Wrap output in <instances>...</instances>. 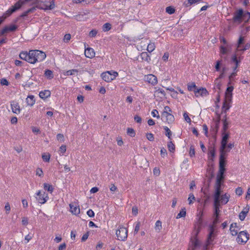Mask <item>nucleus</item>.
<instances>
[{
    "instance_id": "nucleus-56",
    "label": "nucleus",
    "mask_w": 250,
    "mask_h": 250,
    "mask_svg": "<svg viewBox=\"0 0 250 250\" xmlns=\"http://www.w3.org/2000/svg\"><path fill=\"white\" fill-rule=\"evenodd\" d=\"M151 114L153 117H157V118L160 117L158 111L156 109H154L152 111Z\"/></svg>"
},
{
    "instance_id": "nucleus-10",
    "label": "nucleus",
    "mask_w": 250,
    "mask_h": 250,
    "mask_svg": "<svg viewBox=\"0 0 250 250\" xmlns=\"http://www.w3.org/2000/svg\"><path fill=\"white\" fill-rule=\"evenodd\" d=\"M145 80L153 85L156 84L158 82L157 77L152 74L146 75Z\"/></svg>"
},
{
    "instance_id": "nucleus-53",
    "label": "nucleus",
    "mask_w": 250,
    "mask_h": 250,
    "mask_svg": "<svg viewBox=\"0 0 250 250\" xmlns=\"http://www.w3.org/2000/svg\"><path fill=\"white\" fill-rule=\"evenodd\" d=\"M71 39V35L70 34H66L64 35L63 38V41L65 42H68Z\"/></svg>"
},
{
    "instance_id": "nucleus-23",
    "label": "nucleus",
    "mask_w": 250,
    "mask_h": 250,
    "mask_svg": "<svg viewBox=\"0 0 250 250\" xmlns=\"http://www.w3.org/2000/svg\"><path fill=\"white\" fill-rule=\"evenodd\" d=\"M220 206V201L218 202H216L215 201H214V216L215 217H218L220 210L219 209Z\"/></svg>"
},
{
    "instance_id": "nucleus-52",
    "label": "nucleus",
    "mask_w": 250,
    "mask_h": 250,
    "mask_svg": "<svg viewBox=\"0 0 250 250\" xmlns=\"http://www.w3.org/2000/svg\"><path fill=\"white\" fill-rule=\"evenodd\" d=\"M147 139L150 141H153L154 140V135L151 133H147L146 134Z\"/></svg>"
},
{
    "instance_id": "nucleus-44",
    "label": "nucleus",
    "mask_w": 250,
    "mask_h": 250,
    "mask_svg": "<svg viewBox=\"0 0 250 250\" xmlns=\"http://www.w3.org/2000/svg\"><path fill=\"white\" fill-rule=\"evenodd\" d=\"M166 11L169 14H172L175 12V10L173 7L171 6H168L166 8Z\"/></svg>"
},
{
    "instance_id": "nucleus-54",
    "label": "nucleus",
    "mask_w": 250,
    "mask_h": 250,
    "mask_svg": "<svg viewBox=\"0 0 250 250\" xmlns=\"http://www.w3.org/2000/svg\"><path fill=\"white\" fill-rule=\"evenodd\" d=\"M222 63V60H218L216 62V64L215 65V68L217 71H219L220 68V65Z\"/></svg>"
},
{
    "instance_id": "nucleus-27",
    "label": "nucleus",
    "mask_w": 250,
    "mask_h": 250,
    "mask_svg": "<svg viewBox=\"0 0 250 250\" xmlns=\"http://www.w3.org/2000/svg\"><path fill=\"white\" fill-rule=\"evenodd\" d=\"M51 93L49 90L42 91L40 92L39 96L42 99H45L50 96Z\"/></svg>"
},
{
    "instance_id": "nucleus-24",
    "label": "nucleus",
    "mask_w": 250,
    "mask_h": 250,
    "mask_svg": "<svg viewBox=\"0 0 250 250\" xmlns=\"http://www.w3.org/2000/svg\"><path fill=\"white\" fill-rule=\"evenodd\" d=\"M232 61L233 62L235 63V66H234L233 67V71L237 72V68L238 67L239 63L241 61H240V60H238L236 55H234L232 57Z\"/></svg>"
},
{
    "instance_id": "nucleus-33",
    "label": "nucleus",
    "mask_w": 250,
    "mask_h": 250,
    "mask_svg": "<svg viewBox=\"0 0 250 250\" xmlns=\"http://www.w3.org/2000/svg\"><path fill=\"white\" fill-rule=\"evenodd\" d=\"M111 24L109 23H105L102 26V29L104 32H107L111 28Z\"/></svg>"
},
{
    "instance_id": "nucleus-48",
    "label": "nucleus",
    "mask_w": 250,
    "mask_h": 250,
    "mask_svg": "<svg viewBox=\"0 0 250 250\" xmlns=\"http://www.w3.org/2000/svg\"><path fill=\"white\" fill-rule=\"evenodd\" d=\"M232 99V94L225 93V101L230 103Z\"/></svg>"
},
{
    "instance_id": "nucleus-38",
    "label": "nucleus",
    "mask_w": 250,
    "mask_h": 250,
    "mask_svg": "<svg viewBox=\"0 0 250 250\" xmlns=\"http://www.w3.org/2000/svg\"><path fill=\"white\" fill-rule=\"evenodd\" d=\"M186 215V209L184 208L182 209L180 212L177 214L176 216L177 219H179L180 218L185 217Z\"/></svg>"
},
{
    "instance_id": "nucleus-9",
    "label": "nucleus",
    "mask_w": 250,
    "mask_h": 250,
    "mask_svg": "<svg viewBox=\"0 0 250 250\" xmlns=\"http://www.w3.org/2000/svg\"><path fill=\"white\" fill-rule=\"evenodd\" d=\"M23 1H22V0H19L10 9H8L7 12L9 14H11L12 13L15 12V11H16L17 10L21 8V7L23 4Z\"/></svg>"
},
{
    "instance_id": "nucleus-57",
    "label": "nucleus",
    "mask_w": 250,
    "mask_h": 250,
    "mask_svg": "<svg viewBox=\"0 0 250 250\" xmlns=\"http://www.w3.org/2000/svg\"><path fill=\"white\" fill-rule=\"evenodd\" d=\"M0 84L2 85H6L7 86L9 84V82L6 79L2 78L0 80Z\"/></svg>"
},
{
    "instance_id": "nucleus-14",
    "label": "nucleus",
    "mask_w": 250,
    "mask_h": 250,
    "mask_svg": "<svg viewBox=\"0 0 250 250\" xmlns=\"http://www.w3.org/2000/svg\"><path fill=\"white\" fill-rule=\"evenodd\" d=\"M84 55L87 58H92L95 57V53L93 48L88 47L85 49Z\"/></svg>"
},
{
    "instance_id": "nucleus-7",
    "label": "nucleus",
    "mask_w": 250,
    "mask_h": 250,
    "mask_svg": "<svg viewBox=\"0 0 250 250\" xmlns=\"http://www.w3.org/2000/svg\"><path fill=\"white\" fill-rule=\"evenodd\" d=\"M249 234L246 231H241L239 233L237 238V241L239 243H246L249 240Z\"/></svg>"
},
{
    "instance_id": "nucleus-55",
    "label": "nucleus",
    "mask_w": 250,
    "mask_h": 250,
    "mask_svg": "<svg viewBox=\"0 0 250 250\" xmlns=\"http://www.w3.org/2000/svg\"><path fill=\"white\" fill-rule=\"evenodd\" d=\"M230 233L231 234H232V235L233 236H235L237 234H238V231L239 230V229H235L233 228V229H231V227H230Z\"/></svg>"
},
{
    "instance_id": "nucleus-49",
    "label": "nucleus",
    "mask_w": 250,
    "mask_h": 250,
    "mask_svg": "<svg viewBox=\"0 0 250 250\" xmlns=\"http://www.w3.org/2000/svg\"><path fill=\"white\" fill-rule=\"evenodd\" d=\"M236 71H233L230 75V76H229V84H230L231 83V82L232 81H233V79H234V78L236 76Z\"/></svg>"
},
{
    "instance_id": "nucleus-63",
    "label": "nucleus",
    "mask_w": 250,
    "mask_h": 250,
    "mask_svg": "<svg viewBox=\"0 0 250 250\" xmlns=\"http://www.w3.org/2000/svg\"><path fill=\"white\" fill-rule=\"evenodd\" d=\"M57 139L58 141H60L61 142L64 141V136L62 134H58L57 135Z\"/></svg>"
},
{
    "instance_id": "nucleus-13",
    "label": "nucleus",
    "mask_w": 250,
    "mask_h": 250,
    "mask_svg": "<svg viewBox=\"0 0 250 250\" xmlns=\"http://www.w3.org/2000/svg\"><path fill=\"white\" fill-rule=\"evenodd\" d=\"M70 211L75 215H78L80 212V209L78 206L76 204H70L69 205Z\"/></svg>"
},
{
    "instance_id": "nucleus-4",
    "label": "nucleus",
    "mask_w": 250,
    "mask_h": 250,
    "mask_svg": "<svg viewBox=\"0 0 250 250\" xmlns=\"http://www.w3.org/2000/svg\"><path fill=\"white\" fill-rule=\"evenodd\" d=\"M118 76V72L113 71H106L101 75L102 79L106 82H110L115 79Z\"/></svg>"
},
{
    "instance_id": "nucleus-12",
    "label": "nucleus",
    "mask_w": 250,
    "mask_h": 250,
    "mask_svg": "<svg viewBox=\"0 0 250 250\" xmlns=\"http://www.w3.org/2000/svg\"><path fill=\"white\" fill-rule=\"evenodd\" d=\"M202 224H203V220L201 216L198 218L197 222L195 223V224L194 225V229L196 230V234H195L196 236H197L198 234V233H199V232L200 231V230L202 228Z\"/></svg>"
},
{
    "instance_id": "nucleus-35",
    "label": "nucleus",
    "mask_w": 250,
    "mask_h": 250,
    "mask_svg": "<svg viewBox=\"0 0 250 250\" xmlns=\"http://www.w3.org/2000/svg\"><path fill=\"white\" fill-rule=\"evenodd\" d=\"M229 103V102L224 101L222 107V110L224 111L225 113L227 112V111L230 108Z\"/></svg>"
},
{
    "instance_id": "nucleus-5",
    "label": "nucleus",
    "mask_w": 250,
    "mask_h": 250,
    "mask_svg": "<svg viewBox=\"0 0 250 250\" xmlns=\"http://www.w3.org/2000/svg\"><path fill=\"white\" fill-rule=\"evenodd\" d=\"M127 232L126 228L120 226L116 232L118 239L120 241H125L127 237Z\"/></svg>"
},
{
    "instance_id": "nucleus-64",
    "label": "nucleus",
    "mask_w": 250,
    "mask_h": 250,
    "mask_svg": "<svg viewBox=\"0 0 250 250\" xmlns=\"http://www.w3.org/2000/svg\"><path fill=\"white\" fill-rule=\"evenodd\" d=\"M66 151V146L65 145H62L60 147V152L61 154H64Z\"/></svg>"
},
{
    "instance_id": "nucleus-11",
    "label": "nucleus",
    "mask_w": 250,
    "mask_h": 250,
    "mask_svg": "<svg viewBox=\"0 0 250 250\" xmlns=\"http://www.w3.org/2000/svg\"><path fill=\"white\" fill-rule=\"evenodd\" d=\"M11 108L12 112L16 114H18L21 112V108L19 104L15 101L11 103Z\"/></svg>"
},
{
    "instance_id": "nucleus-42",
    "label": "nucleus",
    "mask_w": 250,
    "mask_h": 250,
    "mask_svg": "<svg viewBox=\"0 0 250 250\" xmlns=\"http://www.w3.org/2000/svg\"><path fill=\"white\" fill-rule=\"evenodd\" d=\"M164 129L166 131V135L169 139H171V136L172 135V132H171L170 130L168 128L167 126H165L164 127Z\"/></svg>"
},
{
    "instance_id": "nucleus-31",
    "label": "nucleus",
    "mask_w": 250,
    "mask_h": 250,
    "mask_svg": "<svg viewBox=\"0 0 250 250\" xmlns=\"http://www.w3.org/2000/svg\"><path fill=\"white\" fill-rule=\"evenodd\" d=\"M44 76L49 80L53 79L54 77L53 72L48 69L45 71Z\"/></svg>"
},
{
    "instance_id": "nucleus-60",
    "label": "nucleus",
    "mask_w": 250,
    "mask_h": 250,
    "mask_svg": "<svg viewBox=\"0 0 250 250\" xmlns=\"http://www.w3.org/2000/svg\"><path fill=\"white\" fill-rule=\"evenodd\" d=\"M189 154L190 156L192 157L195 155V150L193 146H191L190 147Z\"/></svg>"
},
{
    "instance_id": "nucleus-2",
    "label": "nucleus",
    "mask_w": 250,
    "mask_h": 250,
    "mask_svg": "<svg viewBox=\"0 0 250 250\" xmlns=\"http://www.w3.org/2000/svg\"><path fill=\"white\" fill-rule=\"evenodd\" d=\"M208 231L209 233L207 237V239L204 247V250H209V246L213 245V241L217 235L216 228L212 226H209Z\"/></svg>"
},
{
    "instance_id": "nucleus-61",
    "label": "nucleus",
    "mask_w": 250,
    "mask_h": 250,
    "mask_svg": "<svg viewBox=\"0 0 250 250\" xmlns=\"http://www.w3.org/2000/svg\"><path fill=\"white\" fill-rule=\"evenodd\" d=\"M235 193L237 195H238L239 196L241 195L243 193L242 188L240 187L237 188L235 190Z\"/></svg>"
},
{
    "instance_id": "nucleus-50",
    "label": "nucleus",
    "mask_w": 250,
    "mask_h": 250,
    "mask_svg": "<svg viewBox=\"0 0 250 250\" xmlns=\"http://www.w3.org/2000/svg\"><path fill=\"white\" fill-rule=\"evenodd\" d=\"M244 42V38L243 37H240L239 39L238 42V46L237 47V50L238 51L241 47V44H243Z\"/></svg>"
},
{
    "instance_id": "nucleus-20",
    "label": "nucleus",
    "mask_w": 250,
    "mask_h": 250,
    "mask_svg": "<svg viewBox=\"0 0 250 250\" xmlns=\"http://www.w3.org/2000/svg\"><path fill=\"white\" fill-rule=\"evenodd\" d=\"M215 155V149L214 146H210L208 148V158L211 161H213V158Z\"/></svg>"
},
{
    "instance_id": "nucleus-21",
    "label": "nucleus",
    "mask_w": 250,
    "mask_h": 250,
    "mask_svg": "<svg viewBox=\"0 0 250 250\" xmlns=\"http://www.w3.org/2000/svg\"><path fill=\"white\" fill-rule=\"evenodd\" d=\"M199 245V241L196 238H194L192 240L191 245L188 250H195Z\"/></svg>"
},
{
    "instance_id": "nucleus-18",
    "label": "nucleus",
    "mask_w": 250,
    "mask_h": 250,
    "mask_svg": "<svg viewBox=\"0 0 250 250\" xmlns=\"http://www.w3.org/2000/svg\"><path fill=\"white\" fill-rule=\"evenodd\" d=\"M194 93L196 96H206L208 94V91L206 88H200L197 89L196 90H194Z\"/></svg>"
},
{
    "instance_id": "nucleus-8",
    "label": "nucleus",
    "mask_w": 250,
    "mask_h": 250,
    "mask_svg": "<svg viewBox=\"0 0 250 250\" xmlns=\"http://www.w3.org/2000/svg\"><path fill=\"white\" fill-rule=\"evenodd\" d=\"M38 197H36V199L38 202L40 204H44L47 199V194L45 192H42L41 191H38L36 193Z\"/></svg>"
},
{
    "instance_id": "nucleus-15",
    "label": "nucleus",
    "mask_w": 250,
    "mask_h": 250,
    "mask_svg": "<svg viewBox=\"0 0 250 250\" xmlns=\"http://www.w3.org/2000/svg\"><path fill=\"white\" fill-rule=\"evenodd\" d=\"M221 187H215V193L214 194V201L216 202H218L219 201V198L221 193Z\"/></svg>"
},
{
    "instance_id": "nucleus-43",
    "label": "nucleus",
    "mask_w": 250,
    "mask_h": 250,
    "mask_svg": "<svg viewBox=\"0 0 250 250\" xmlns=\"http://www.w3.org/2000/svg\"><path fill=\"white\" fill-rule=\"evenodd\" d=\"M188 200L189 205L192 204L193 203V201L195 200V198L193 193H190L189 194Z\"/></svg>"
},
{
    "instance_id": "nucleus-51",
    "label": "nucleus",
    "mask_w": 250,
    "mask_h": 250,
    "mask_svg": "<svg viewBox=\"0 0 250 250\" xmlns=\"http://www.w3.org/2000/svg\"><path fill=\"white\" fill-rule=\"evenodd\" d=\"M127 134L131 137L135 136V133L133 129L132 128H128L127 130Z\"/></svg>"
},
{
    "instance_id": "nucleus-36",
    "label": "nucleus",
    "mask_w": 250,
    "mask_h": 250,
    "mask_svg": "<svg viewBox=\"0 0 250 250\" xmlns=\"http://www.w3.org/2000/svg\"><path fill=\"white\" fill-rule=\"evenodd\" d=\"M155 48V45L154 43L150 42L147 47V50L148 52L151 53L152 52Z\"/></svg>"
},
{
    "instance_id": "nucleus-1",
    "label": "nucleus",
    "mask_w": 250,
    "mask_h": 250,
    "mask_svg": "<svg viewBox=\"0 0 250 250\" xmlns=\"http://www.w3.org/2000/svg\"><path fill=\"white\" fill-rule=\"evenodd\" d=\"M44 52L38 50H31L28 52H22L20 54V58L30 63L34 64L37 62H41L46 58Z\"/></svg>"
},
{
    "instance_id": "nucleus-47",
    "label": "nucleus",
    "mask_w": 250,
    "mask_h": 250,
    "mask_svg": "<svg viewBox=\"0 0 250 250\" xmlns=\"http://www.w3.org/2000/svg\"><path fill=\"white\" fill-rule=\"evenodd\" d=\"M78 70L77 69H71L68 70L65 73V75H72L75 74V73H78Z\"/></svg>"
},
{
    "instance_id": "nucleus-59",
    "label": "nucleus",
    "mask_w": 250,
    "mask_h": 250,
    "mask_svg": "<svg viewBox=\"0 0 250 250\" xmlns=\"http://www.w3.org/2000/svg\"><path fill=\"white\" fill-rule=\"evenodd\" d=\"M21 223L23 225L26 226L28 224V220L27 217H23L22 218Z\"/></svg>"
},
{
    "instance_id": "nucleus-22",
    "label": "nucleus",
    "mask_w": 250,
    "mask_h": 250,
    "mask_svg": "<svg viewBox=\"0 0 250 250\" xmlns=\"http://www.w3.org/2000/svg\"><path fill=\"white\" fill-rule=\"evenodd\" d=\"M223 137L221 141V146H222L223 147L224 146H225L226 145H227L228 143V140L229 138V134L228 133H226L225 132L223 133Z\"/></svg>"
},
{
    "instance_id": "nucleus-45",
    "label": "nucleus",
    "mask_w": 250,
    "mask_h": 250,
    "mask_svg": "<svg viewBox=\"0 0 250 250\" xmlns=\"http://www.w3.org/2000/svg\"><path fill=\"white\" fill-rule=\"evenodd\" d=\"M42 158L44 162H48L50 160V155L49 154H43L42 155Z\"/></svg>"
},
{
    "instance_id": "nucleus-19",
    "label": "nucleus",
    "mask_w": 250,
    "mask_h": 250,
    "mask_svg": "<svg viewBox=\"0 0 250 250\" xmlns=\"http://www.w3.org/2000/svg\"><path fill=\"white\" fill-rule=\"evenodd\" d=\"M249 207L247 206L239 214V219L243 221L245 219L247 213L249 211Z\"/></svg>"
},
{
    "instance_id": "nucleus-30",
    "label": "nucleus",
    "mask_w": 250,
    "mask_h": 250,
    "mask_svg": "<svg viewBox=\"0 0 250 250\" xmlns=\"http://www.w3.org/2000/svg\"><path fill=\"white\" fill-rule=\"evenodd\" d=\"M201 0H186L184 2V4L186 7H189L192 4L200 1Z\"/></svg>"
},
{
    "instance_id": "nucleus-6",
    "label": "nucleus",
    "mask_w": 250,
    "mask_h": 250,
    "mask_svg": "<svg viewBox=\"0 0 250 250\" xmlns=\"http://www.w3.org/2000/svg\"><path fill=\"white\" fill-rule=\"evenodd\" d=\"M55 4L53 0H52L51 1L46 3H42L41 2L40 3L39 1H38L36 4V6H34L36 8H38L39 9H43V10H47L50 9L52 10L55 7Z\"/></svg>"
},
{
    "instance_id": "nucleus-3",
    "label": "nucleus",
    "mask_w": 250,
    "mask_h": 250,
    "mask_svg": "<svg viewBox=\"0 0 250 250\" xmlns=\"http://www.w3.org/2000/svg\"><path fill=\"white\" fill-rule=\"evenodd\" d=\"M244 17L247 18L248 20L250 19V13L247 12L244 14L242 9H239L234 13L233 21L234 22L240 23Z\"/></svg>"
},
{
    "instance_id": "nucleus-40",
    "label": "nucleus",
    "mask_w": 250,
    "mask_h": 250,
    "mask_svg": "<svg viewBox=\"0 0 250 250\" xmlns=\"http://www.w3.org/2000/svg\"><path fill=\"white\" fill-rule=\"evenodd\" d=\"M35 7H33L29 9L28 10H27L26 11H25L23 13H22L21 16V17H25V16H27V15L29 13L33 12L35 11Z\"/></svg>"
},
{
    "instance_id": "nucleus-32",
    "label": "nucleus",
    "mask_w": 250,
    "mask_h": 250,
    "mask_svg": "<svg viewBox=\"0 0 250 250\" xmlns=\"http://www.w3.org/2000/svg\"><path fill=\"white\" fill-rule=\"evenodd\" d=\"M223 130L225 132L228 128L229 122L227 121L226 115L225 116V119H223Z\"/></svg>"
},
{
    "instance_id": "nucleus-62",
    "label": "nucleus",
    "mask_w": 250,
    "mask_h": 250,
    "mask_svg": "<svg viewBox=\"0 0 250 250\" xmlns=\"http://www.w3.org/2000/svg\"><path fill=\"white\" fill-rule=\"evenodd\" d=\"M226 163L225 159H219V167H225Z\"/></svg>"
},
{
    "instance_id": "nucleus-17",
    "label": "nucleus",
    "mask_w": 250,
    "mask_h": 250,
    "mask_svg": "<svg viewBox=\"0 0 250 250\" xmlns=\"http://www.w3.org/2000/svg\"><path fill=\"white\" fill-rule=\"evenodd\" d=\"M229 195L227 193H225L223 194L219 198L220 204H221L222 205L226 204L229 201Z\"/></svg>"
},
{
    "instance_id": "nucleus-16",
    "label": "nucleus",
    "mask_w": 250,
    "mask_h": 250,
    "mask_svg": "<svg viewBox=\"0 0 250 250\" xmlns=\"http://www.w3.org/2000/svg\"><path fill=\"white\" fill-rule=\"evenodd\" d=\"M162 116L166 118V121L168 124L171 123L174 121V116L168 112H163Z\"/></svg>"
},
{
    "instance_id": "nucleus-46",
    "label": "nucleus",
    "mask_w": 250,
    "mask_h": 250,
    "mask_svg": "<svg viewBox=\"0 0 250 250\" xmlns=\"http://www.w3.org/2000/svg\"><path fill=\"white\" fill-rule=\"evenodd\" d=\"M98 33V31L96 29H92L89 33V36L90 38L95 37Z\"/></svg>"
},
{
    "instance_id": "nucleus-37",
    "label": "nucleus",
    "mask_w": 250,
    "mask_h": 250,
    "mask_svg": "<svg viewBox=\"0 0 250 250\" xmlns=\"http://www.w3.org/2000/svg\"><path fill=\"white\" fill-rule=\"evenodd\" d=\"M167 147L169 151L174 152L175 151V145L171 141H169L167 143Z\"/></svg>"
},
{
    "instance_id": "nucleus-28",
    "label": "nucleus",
    "mask_w": 250,
    "mask_h": 250,
    "mask_svg": "<svg viewBox=\"0 0 250 250\" xmlns=\"http://www.w3.org/2000/svg\"><path fill=\"white\" fill-rule=\"evenodd\" d=\"M34 97L32 95L28 96L26 98V103L28 105L32 106L35 104Z\"/></svg>"
},
{
    "instance_id": "nucleus-39",
    "label": "nucleus",
    "mask_w": 250,
    "mask_h": 250,
    "mask_svg": "<svg viewBox=\"0 0 250 250\" xmlns=\"http://www.w3.org/2000/svg\"><path fill=\"white\" fill-rule=\"evenodd\" d=\"M188 90L190 91L196 90V86L194 83H192L190 84H188Z\"/></svg>"
},
{
    "instance_id": "nucleus-26",
    "label": "nucleus",
    "mask_w": 250,
    "mask_h": 250,
    "mask_svg": "<svg viewBox=\"0 0 250 250\" xmlns=\"http://www.w3.org/2000/svg\"><path fill=\"white\" fill-rule=\"evenodd\" d=\"M140 56L142 60L149 62L150 61L151 59L150 56L146 52H143L141 53Z\"/></svg>"
},
{
    "instance_id": "nucleus-29",
    "label": "nucleus",
    "mask_w": 250,
    "mask_h": 250,
    "mask_svg": "<svg viewBox=\"0 0 250 250\" xmlns=\"http://www.w3.org/2000/svg\"><path fill=\"white\" fill-rule=\"evenodd\" d=\"M225 146L222 147V146H221L220 148V157L219 159H226V158L227 157V153L224 150Z\"/></svg>"
},
{
    "instance_id": "nucleus-25",
    "label": "nucleus",
    "mask_w": 250,
    "mask_h": 250,
    "mask_svg": "<svg viewBox=\"0 0 250 250\" xmlns=\"http://www.w3.org/2000/svg\"><path fill=\"white\" fill-rule=\"evenodd\" d=\"M230 49V46L227 44L226 45H221L220 46V53L222 54H226Z\"/></svg>"
},
{
    "instance_id": "nucleus-41",
    "label": "nucleus",
    "mask_w": 250,
    "mask_h": 250,
    "mask_svg": "<svg viewBox=\"0 0 250 250\" xmlns=\"http://www.w3.org/2000/svg\"><path fill=\"white\" fill-rule=\"evenodd\" d=\"M155 229L158 232H160L162 229V222L158 220L156 221L155 223Z\"/></svg>"
},
{
    "instance_id": "nucleus-34",
    "label": "nucleus",
    "mask_w": 250,
    "mask_h": 250,
    "mask_svg": "<svg viewBox=\"0 0 250 250\" xmlns=\"http://www.w3.org/2000/svg\"><path fill=\"white\" fill-rule=\"evenodd\" d=\"M43 188L45 190H47L51 193L53 191V188L52 186L49 184L44 183L43 184Z\"/></svg>"
},
{
    "instance_id": "nucleus-58",
    "label": "nucleus",
    "mask_w": 250,
    "mask_h": 250,
    "mask_svg": "<svg viewBox=\"0 0 250 250\" xmlns=\"http://www.w3.org/2000/svg\"><path fill=\"white\" fill-rule=\"evenodd\" d=\"M36 175H38L40 177H42L43 176V171L41 168H37Z\"/></svg>"
}]
</instances>
